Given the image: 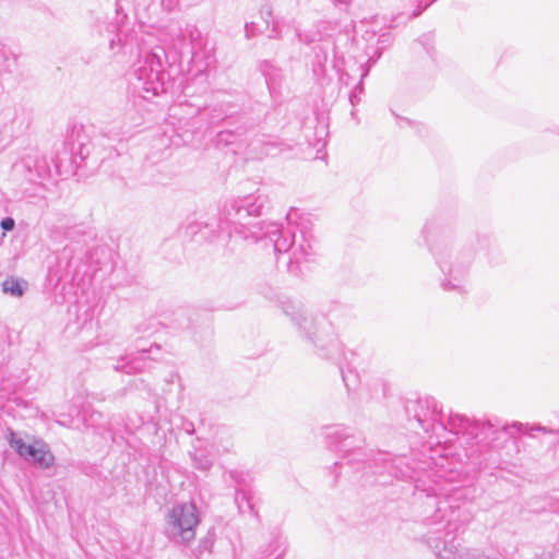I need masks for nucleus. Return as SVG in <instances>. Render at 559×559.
<instances>
[{
	"label": "nucleus",
	"instance_id": "nucleus-17",
	"mask_svg": "<svg viewBox=\"0 0 559 559\" xmlns=\"http://www.w3.org/2000/svg\"><path fill=\"white\" fill-rule=\"evenodd\" d=\"M535 430L544 431V432H545V431H546V428H545V427H539V426H538V427H536V428H535Z\"/></svg>",
	"mask_w": 559,
	"mask_h": 559
},
{
	"label": "nucleus",
	"instance_id": "nucleus-8",
	"mask_svg": "<svg viewBox=\"0 0 559 559\" xmlns=\"http://www.w3.org/2000/svg\"><path fill=\"white\" fill-rule=\"evenodd\" d=\"M435 549H436V554L442 559H449V558H453V559H488L486 557H483L480 554H478L477 551H474V550L473 551L472 550L459 551V549L454 545H450V546L445 545L443 547V549H439L438 545H436Z\"/></svg>",
	"mask_w": 559,
	"mask_h": 559
},
{
	"label": "nucleus",
	"instance_id": "nucleus-13",
	"mask_svg": "<svg viewBox=\"0 0 559 559\" xmlns=\"http://www.w3.org/2000/svg\"><path fill=\"white\" fill-rule=\"evenodd\" d=\"M116 370L123 371L126 373H132L134 371H140L144 368L143 356L133 359L131 362L126 365H118L115 367Z\"/></svg>",
	"mask_w": 559,
	"mask_h": 559
},
{
	"label": "nucleus",
	"instance_id": "nucleus-16",
	"mask_svg": "<svg viewBox=\"0 0 559 559\" xmlns=\"http://www.w3.org/2000/svg\"><path fill=\"white\" fill-rule=\"evenodd\" d=\"M1 227L4 230H12L14 228V219L11 217H5L1 221Z\"/></svg>",
	"mask_w": 559,
	"mask_h": 559
},
{
	"label": "nucleus",
	"instance_id": "nucleus-9",
	"mask_svg": "<svg viewBox=\"0 0 559 559\" xmlns=\"http://www.w3.org/2000/svg\"><path fill=\"white\" fill-rule=\"evenodd\" d=\"M27 288V283L24 280L16 277H9L2 283V290L13 297H22Z\"/></svg>",
	"mask_w": 559,
	"mask_h": 559
},
{
	"label": "nucleus",
	"instance_id": "nucleus-12",
	"mask_svg": "<svg viewBox=\"0 0 559 559\" xmlns=\"http://www.w3.org/2000/svg\"><path fill=\"white\" fill-rule=\"evenodd\" d=\"M284 552H285L284 544L280 539H276L273 543H271L266 547V549H264L261 552L260 559H280V558H282Z\"/></svg>",
	"mask_w": 559,
	"mask_h": 559
},
{
	"label": "nucleus",
	"instance_id": "nucleus-10",
	"mask_svg": "<svg viewBox=\"0 0 559 559\" xmlns=\"http://www.w3.org/2000/svg\"><path fill=\"white\" fill-rule=\"evenodd\" d=\"M324 436L332 442H340L342 444L352 437L349 429L341 425L325 427Z\"/></svg>",
	"mask_w": 559,
	"mask_h": 559
},
{
	"label": "nucleus",
	"instance_id": "nucleus-14",
	"mask_svg": "<svg viewBox=\"0 0 559 559\" xmlns=\"http://www.w3.org/2000/svg\"><path fill=\"white\" fill-rule=\"evenodd\" d=\"M193 462L194 466L201 471H207L213 465V460L203 452L194 454Z\"/></svg>",
	"mask_w": 559,
	"mask_h": 559
},
{
	"label": "nucleus",
	"instance_id": "nucleus-6",
	"mask_svg": "<svg viewBox=\"0 0 559 559\" xmlns=\"http://www.w3.org/2000/svg\"><path fill=\"white\" fill-rule=\"evenodd\" d=\"M25 461L40 468H48L53 463V455L46 443L34 440L32 449L28 451V457Z\"/></svg>",
	"mask_w": 559,
	"mask_h": 559
},
{
	"label": "nucleus",
	"instance_id": "nucleus-5",
	"mask_svg": "<svg viewBox=\"0 0 559 559\" xmlns=\"http://www.w3.org/2000/svg\"><path fill=\"white\" fill-rule=\"evenodd\" d=\"M138 80L144 92L157 96L165 92L164 83L160 81L159 72L152 67H141L138 71Z\"/></svg>",
	"mask_w": 559,
	"mask_h": 559
},
{
	"label": "nucleus",
	"instance_id": "nucleus-7",
	"mask_svg": "<svg viewBox=\"0 0 559 559\" xmlns=\"http://www.w3.org/2000/svg\"><path fill=\"white\" fill-rule=\"evenodd\" d=\"M233 210L235 212L234 216L241 221L249 216H258L261 211V204L257 203V198L249 195L237 201Z\"/></svg>",
	"mask_w": 559,
	"mask_h": 559
},
{
	"label": "nucleus",
	"instance_id": "nucleus-4",
	"mask_svg": "<svg viewBox=\"0 0 559 559\" xmlns=\"http://www.w3.org/2000/svg\"><path fill=\"white\" fill-rule=\"evenodd\" d=\"M286 219L289 225L298 227L299 236H297L296 231L293 233V241L290 242L292 260L289 262L290 264L295 263L298 265L310 260L314 254V238L312 234L306 230L304 223H299V221H302V217L298 210L290 209Z\"/></svg>",
	"mask_w": 559,
	"mask_h": 559
},
{
	"label": "nucleus",
	"instance_id": "nucleus-1",
	"mask_svg": "<svg viewBox=\"0 0 559 559\" xmlns=\"http://www.w3.org/2000/svg\"><path fill=\"white\" fill-rule=\"evenodd\" d=\"M200 522L194 503H179L171 508L166 516V532L175 543L189 544L195 538V528Z\"/></svg>",
	"mask_w": 559,
	"mask_h": 559
},
{
	"label": "nucleus",
	"instance_id": "nucleus-11",
	"mask_svg": "<svg viewBox=\"0 0 559 559\" xmlns=\"http://www.w3.org/2000/svg\"><path fill=\"white\" fill-rule=\"evenodd\" d=\"M12 449L24 460L28 457V451L32 449V442H26L20 435L10 431L8 437Z\"/></svg>",
	"mask_w": 559,
	"mask_h": 559
},
{
	"label": "nucleus",
	"instance_id": "nucleus-2",
	"mask_svg": "<svg viewBox=\"0 0 559 559\" xmlns=\"http://www.w3.org/2000/svg\"><path fill=\"white\" fill-rule=\"evenodd\" d=\"M283 311L290 320L306 334V336L318 347L324 348V341L328 335L326 324L319 323L309 314L301 304L294 300L283 301Z\"/></svg>",
	"mask_w": 559,
	"mask_h": 559
},
{
	"label": "nucleus",
	"instance_id": "nucleus-3",
	"mask_svg": "<svg viewBox=\"0 0 559 559\" xmlns=\"http://www.w3.org/2000/svg\"><path fill=\"white\" fill-rule=\"evenodd\" d=\"M440 270L443 277L440 286L445 292H454L464 295L468 292L469 264L460 257H449L440 261Z\"/></svg>",
	"mask_w": 559,
	"mask_h": 559
},
{
	"label": "nucleus",
	"instance_id": "nucleus-15",
	"mask_svg": "<svg viewBox=\"0 0 559 559\" xmlns=\"http://www.w3.org/2000/svg\"><path fill=\"white\" fill-rule=\"evenodd\" d=\"M274 250L277 252L290 251V243L286 239L278 237L274 240Z\"/></svg>",
	"mask_w": 559,
	"mask_h": 559
}]
</instances>
